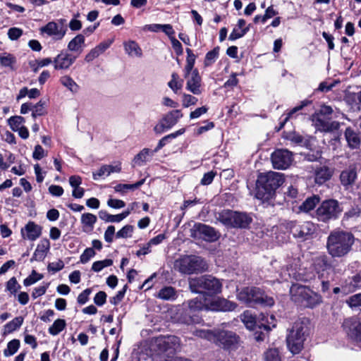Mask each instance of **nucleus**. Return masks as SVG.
Masks as SVG:
<instances>
[{
    "mask_svg": "<svg viewBox=\"0 0 361 361\" xmlns=\"http://www.w3.org/2000/svg\"><path fill=\"white\" fill-rule=\"evenodd\" d=\"M95 251L93 248H86L80 255V262L82 264L87 263L92 257L95 255Z\"/></svg>",
    "mask_w": 361,
    "mask_h": 361,
    "instance_id": "nucleus-59",
    "label": "nucleus"
},
{
    "mask_svg": "<svg viewBox=\"0 0 361 361\" xmlns=\"http://www.w3.org/2000/svg\"><path fill=\"white\" fill-rule=\"evenodd\" d=\"M44 104L45 103L42 101H39L35 105L32 104V116L34 118H36L37 116H43L46 114Z\"/></svg>",
    "mask_w": 361,
    "mask_h": 361,
    "instance_id": "nucleus-53",
    "label": "nucleus"
},
{
    "mask_svg": "<svg viewBox=\"0 0 361 361\" xmlns=\"http://www.w3.org/2000/svg\"><path fill=\"white\" fill-rule=\"evenodd\" d=\"M296 281H307V279L304 277L301 273L298 272L292 266H288L286 269H283L280 273V279L277 280L279 282L288 281L290 279Z\"/></svg>",
    "mask_w": 361,
    "mask_h": 361,
    "instance_id": "nucleus-24",
    "label": "nucleus"
},
{
    "mask_svg": "<svg viewBox=\"0 0 361 361\" xmlns=\"http://www.w3.org/2000/svg\"><path fill=\"white\" fill-rule=\"evenodd\" d=\"M134 231V226L132 225H126L116 233L117 238H130Z\"/></svg>",
    "mask_w": 361,
    "mask_h": 361,
    "instance_id": "nucleus-51",
    "label": "nucleus"
},
{
    "mask_svg": "<svg viewBox=\"0 0 361 361\" xmlns=\"http://www.w3.org/2000/svg\"><path fill=\"white\" fill-rule=\"evenodd\" d=\"M183 80L179 79V75L176 73L171 74V79L168 82V86L174 93H177L183 87Z\"/></svg>",
    "mask_w": 361,
    "mask_h": 361,
    "instance_id": "nucleus-43",
    "label": "nucleus"
},
{
    "mask_svg": "<svg viewBox=\"0 0 361 361\" xmlns=\"http://www.w3.org/2000/svg\"><path fill=\"white\" fill-rule=\"evenodd\" d=\"M145 183V179H142L140 181H137V183L134 184H117L114 187V190L117 192H120L121 194H125L128 190H134L139 187H140L143 183Z\"/></svg>",
    "mask_w": 361,
    "mask_h": 361,
    "instance_id": "nucleus-40",
    "label": "nucleus"
},
{
    "mask_svg": "<svg viewBox=\"0 0 361 361\" xmlns=\"http://www.w3.org/2000/svg\"><path fill=\"white\" fill-rule=\"evenodd\" d=\"M237 298L239 301L250 307L256 305L271 307L274 304L272 297L266 295L259 288L257 287H245L238 290Z\"/></svg>",
    "mask_w": 361,
    "mask_h": 361,
    "instance_id": "nucleus-5",
    "label": "nucleus"
},
{
    "mask_svg": "<svg viewBox=\"0 0 361 361\" xmlns=\"http://www.w3.org/2000/svg\"><path fill=\"white\" fill-rule=\"evenodd\" d=\"M183 116L180 110H173L166 114L154 127L156 134H161L175 126Z\"/></svg>",
    "mask_w": 361,
    "mask_h": 361,
    "instance_id": "nucleus-12",
    "label": "nucleus"
},
{
    "mask_svg": "<svg viewBox=\"0 0 361 361\" xmlns=\"http://www.w3.org/2000/svg\"><path fill=\"white\" fill-rule=\"evenodd\" d=\"M218 220L228 227L245 228L250 225L252 218L245 213L226 209L219 214Z\"/></svg>",
    "mask_w": 361,
    "mask_h": 361,
    "instance_id": "nucleus-9",
    "label": "nucleus"
},
{
    "mask_svg": "<svg viewBox=\"0 0 361 361\" xmlns=\"http://www.w3.org/2000/svg\"><path fill=\"white\" fill-rule=\"evenodd\" d=\"M43 278L42 274H37L35 270L32 271V274L24 279L23 284L25 286H30L37 281L41 280Z\"/></svg>",
    "mask_w": 361,
    "mask_h": 361,
    "instance_id": "nucleus-56",
    "label": "nucleus"
},
{
    "mask_svg": "<svg viewBox=\"0 0 361 361\" xmlns=\"http://www.w3.org/2000/svg\"><path fill=\"white\" fill-rule=\"evenodd\" d=\"M313 267L320 279H328L329 275H331V272H333L331 262L326 255L317 257L314 259Z\"/></svg>",
    "mask_w": 361,
    "mask_h": 361,
    "instance_id": "nucleus-17",
    "label": "nucleus"
},
{
    "mask_svg": "<svg viewBox=\"0 0 361 361\" xmlns=\"http://www.w3.org/2000/svg\"><path fill=\"white\" fill-rule=\"evenodd\" d=\"M97 216L91 213H85L81 216L82 224L90 229H92L97 222Z\"/></svg>",
    "mask_w": 361,
    "mask_h": 361,
    "instance_id": "nucleus-46",
    "label": "nucleus"
},
{
    "mask_svg": "<svg viewBox=\"0 0 361 361\" xmlns=\"http://www.w3.org/2000/svg\"><path fill=\"white\" fill-rule=\"evenodd\" d=\"M16 63V57L8 53L0 55V64L4 67H8L11 70H15L14 65Z\"/></svg>",
    "mask_w": 361,
    "mask_h": 361,
    "instance_id": "nucleus-41",
    "label": "nucleus"
},
{
    "mask_svg": "<svg viewBox=\"0 0 361 361\" xmlns=\"http://www.w3.org/2000/svg\"><path fill=\"white\" fill-rule=\"evenodd\" d=\"M6 290L11 294L16 295L17 291L21 288L15 277L11 278L6 283Z\"/></svg>",
    "mask_w": 361,
    "mask_h": 361,
    "instance_id": "nucleus-54",
    "label": "nucleus"
},
{
    "mask_svg": "<svg viewBox=\"0 0 361 361\" xmlns=\"http://www.w3.org/2000/svg\"><path fill=\"white\" fill-rule=\"evenodd\" d=\"M237 305L222 298H215L211 300H207V310L211 311H233L235 309Z\"/></svg>",
    "mask_w": 361,
    "mask_h": 361,
    "instance_id": "nucleus-18",
    "label": "nucleus"
},
{
    "mask_svg": "<svg viewBox=\"0 0 361 361\" xmlns=\"http://www.w3.org/2000/svg\"><path fill=\"white\" fill-rule=\"evenodd\" d=\"M66 326V321L63 319H57L49 328L48 331L52 336L60 334Z\"/></svg>",
    "mask_w": 361,
    "mask_h": 361,
    "instance_id": "nucleus-42",
    "label": "nucleus"
},
{
    "mask_svg": "<svg viewBox=\"0 0 361 361\" xmlns=\"http://www.w3.org/2000/svg\"><path fill=\"white\" fill-rule=\"evenodd\" d=\"M345 137L348 146L352 149L359 147L360 145V139L357 133L351 128H347L345 131Z\"/></svg>",
    "mask_w": 361,
    "mask_h": 361,
    "instance_id": "nucleus-32",
    "label": "nucleus"
},
{
    "mask_svg": "<svg viewBox=\"0 0 361 361\" xmlns=\"http://www.w3.org/2000/svg\"><path fill=\"white\" fill-rule=\"evenodd\" d=\"M20 347V341L18 339H13L7 344L6 348L4 350V355L9 357L14 355Z\"/></svg>",
    "mask_w": 361,
    "mask_h": 361,
    "instance_id": "nucleus-45",
    "label": "nucleus"
},
{
    "mask_svg": "<svg viewBox=\"0 0 361 361\" xmlns=\"http://www.w3.org/2000/svg\"><path fill=\"white\" fill-rule=\"evenodd\" d=\"M354 243L353 235L348 232L335 231L327 238L326 248L333 257H341L347 255Z\"/></svg>",
    "mask_w": 361,
    "mask_h": 361,
    "instance_id": "nucleus-3",
    "label": "nucleus"
},
{
    "mask_svg": "<svg viewBox=\"0 0 361 361\" xmlns=\"http://www.w3.org/2000/svg\"><path fill=\"white\" fill-rule=\"evenodd\" d=\"M174 267L184 274L202 272L207 269V262L198 256H185L175 262Z\"/></svg>",
    "mask_w": 361,
    "mask_h": 361,
    "instance_id": "nucleus-8",
    "label": "nucleus"
},
{
    "mask_svg": "<svg viewBox=\"0 0 361 361\" xmlns=\"http://www.w3.org/2000/svg\"><path fill=\"white\" fill-rule=\"evenodd\" d=\"M42 227L33 221H29L23 228L21 229V234L24 239L31 241L37 240L42 234Z\"/></svg>",
    "mask_w": 361,
    "mask_h": 361,
    "instance_id": "nucleus-23",
    "label": "nucleus"
},
{
    "mask_svg": "<svg viewBox=\"0 0 361 361\" xmlns=\"http://www.w3.org/2000/svg\"><path fill=\"white\" fill-rule=\"evenodd\" d=\"M198 99L194 96L184 93L183 94V106L187 108L192 105H195Z\"/></svg>",
    "mask_w": 361,
    "mask_h": 361,
    "instance_id": "nucleus-60",
    "label": "nucleus"
},
{
    "mask_svg": "<svg viewBox=\"0 0 361 361\" xmlns=\"http://www.w3.org/2000/svg\"><path fill=\"white\" fill-rule=\"evenodd\" d=\"M309 319L303 317L297 319L288 329L286 342L293 354L299 353L304 347V342L309 335Z\"/></svg>",
    "mask_w": 361,
    "mask_h": 361,
    "instance_id": "nucleus-1",
    "label": "nucleus"
},
{
    "mask_svg": "<svg viewBox=\"0 0 361 361\" xmlns=\"http://www.w3.org/2000/svg\"><path fill=\"white\" fill-rule=\"evenodd\" d=\"M78 56H74L67 51H62L53 60L54 68L55 70H67L75 61Z\"/></svg>",
    "mask_w": 361,
    "mask_h": 361,
    "instance_id": "nucleus-19",
    "label": "nucleus"
},
{
    "mask_svg": "<svg viewBox=\"0 0 361 361\" xmlns=\"http://www.w3.org/2000/svg\"><path fill=\"white\" fill-rule=\"evenodd\" d=\"M23 317H16L4 326V334H8L19 329L23 323Z\"/></svg>",
    "mask_w": 361,
    "mask_h": 361,
    "instance_id": "nucleus-37",
    "label": "nucleus"
},
{
    "mask_svg": "<svg viewBox=\"0 0 361 361\" xmlns=\"http://www.w3.org/2000/svg\"><path fill=\"white\" fill-rule=\"evenodd\" d=\"M357 177L355 168L350 167L341 173L340 179L343 185H349L354 183Z\"/></svg>",
    "mask_w": 361,
    "mask_h": 361,
    "instance_id": "nucleus-35",
    "label": "nucleus"
},
{
    "mask_svg": "<svg viewBox=\"0 0 361 361\" xmlns=\"http://www.w3.org/2000/svg\"><path fill=\"white\" fill-rule=\"evenodd\" d=\"M286 228L294 238L302 241L308 239L316 230L314 224L310 221L298 223L291 221L286 224Z\"/></svg>",
    "mask_w": 361,
    "mask_h": 361,
    "instance_id": "nucleus-11",
    "label": "nucleus"
},
{
    "mask_svg": "<svg viewBox=\"0 0 361 361\" xmlns=\"http://www.w3.org/2000/svg\"><path fill=\"white\" fill-rule=\"evenodd\" d=\"M214 343L225 349L233 350L238 345L239 337L233 331H220L216 332Z\"/></svg>",
    "mask_w": 361,
    "mask_h": 361,
    "instance_id": "nucleus-13",
    "label": "nucleus"
},
{
    "mask_svg": "<svg viewBox=\"0 0 361 361\" xmlns=\"http://www.w3.org/2000/svg\"><path fill=\"white\" fill-rule=\"evenodd\" d=\"M319 202V197L317 195H313L305 200V202L299 207L301 212H308L312 210L316 205Z\"/></svg>",
    "mask_w": 361,
    "mask_h": 361,
    "instance_id": "nucleus-38",
    "label": "nucleus"
},
{
    "mask_svg": "<svg viewBox=\"0 0 361 361\" xmlns=\"http://www.w3.org/2000/svg\"><path fill=\"white\" fill-rule=\"evenodd\" d=\"M183 306L182 322L188 325L200 324L203 321L200 312L204 309L207 310L205 294H201L183 302Z\"/></svg>",
    "mask_w": 361,
    "mask_h": 361,
    "instance_id": "nucleus-4",
    "label": "nucleus"
},
{
    "mask_svg": "<svg viewBox=\"0 0 361 361\" xmlns=\"http://www.w3.org/2000/svg\"><path fill=\"white\" fill-rule=\"evenodd\" d=\"M154 154V150L144 148L134 157L133 160V165L142 166L145 162L149 161L150 158H152Z\"/></svg>",
    "mask_w": 361,
    "mask_h": 361,
    "instance_id": "nucleus-30",
    "label": "nucleus"
},
{
    "mask_svg": "<svg viewBox=\"0 0 361 361\" xmlns=\"http://www.w3.org/2000/svg\"><path fill=\"white\" fill-rule=\"evenodd\" d=\"M125 53L129 57L141 58L143 55L142 50L135 40H127L123 43Z\"/></svg>",
    "mask_w": 361,
    "mask_h": 361,
    "instance_id": "nucleus-25",
    "label": "nucleus"
},
{
    "mask_svg": "<svg viewBox=\"0 0 361 361\" xmlns=\"http://www.w3.org/2000/svg\"><path fill=\"white\" fill-rule=\"evenodd\" d=\"M61 24L51 21L44 26L40 27L41 34H46L55 41L62 39L67 31L66 27L63 25V20H61Z\"/></svg>",
    "mask_w": 361,
    "mask_h": 361,
    "instance_id": "nucleus-16",
    "label": "nucleus"
},
{
    "mask_svg": "<svg viewBox=\"0 0 361 361\" xmlns=\"http://www.w3.org/2000/svg\"><path fill=\"white\" fill-rule=\"evenodd\" d=\"M130 214V210H125L122 213L116 215L109 214L105 210H101L99 212V218L106 222H121Z\"/></svg>",
    "mask_w": 361,
    "mask_h": 361,
    "instance_id": "nucleus-29",
    "label": "nucleus"
},
{
    "mask_svg": "<svg viewBox=\"0 0 361 361\" xmlns=\"http://www.w3.org/2000/svg\"><path fill=\"white\" fill-rule=\"evenodd\" d=\"M107 205L114 209H121L126 206V203L121 200L110 198L107 201Z\"/></svg>",
    "mask_w": 361,
    "mask_h": 361,
    "instance_id": "nucleus-64",
    "label": "nucleus"
},
{
    "mask_svg": "<svg viewBox=\"0 0 361 361\" xmlns=\"http://www.w3.org/2000/svg\"><path fill=\"white\" fill-rule=\"evenodd\" d=\"M126 289L127 285H125L122 290H119L115 296L110 298V302L115 305L118 304L124 298Z\"/></svg>",
    "mask_w": 361,
    "mask_h": 361,
    "instance_id": "nucleus-62",
    "label": "nucleus"
},
{
    "mask_svg": "<svg viewBox=\"0 0 361 361\" xmlns=\"http://www.w3.org/2000/svg\"><path fill=\"white\" fill-rule=\"evenodd\" d=\"M332 171L327 166H320L315 169L314 180L316 183L322 185L332 176Z\"/></svg>",
    "mask_w": 361,
    "mask_h": 361,
    "instance_id": "nucleus-28",
    "label": "nucleus"
},
{
    "mask_svg": "<svg viewBox=\"0 0 361 361\" xmlns=\"http://www.w3.org/2000/svg\"><path fill=\"white\" fill-rule=\"evenodd\" d=\"M187 79L186 89L194 94H200L202 93V78L198 71L197 69L193 70Z\"/></svg>",
    "mask_w": 361,
    "mask_h": 361,
    "instance_id": "nucleus-22",
    "label": "nucleus"
},
{
    "mask_svg": "<svg viewBox=\"0 0 361 361\" xmlns=\"http://www.w3.org/2000/svg\"><path fill=\"white\" fill-rule=\"evenodd\" d=\"M283 182V174L279 172L269 171L260 175L257 182L255 197L262 201H268Z\"/></svg>",
    "mask_w": 361,
    "mask_h": 361,
    "instance_id": "nucleus-2",
    "label": "nucleus"
},
{
    "mask_svg": "<svg viewBox=\"0 0 361 361\" xmlns=\"http://www.w3.org/2000/svg\"><path fill=\"white\" fill-rule=\"evenodd\" d=\"M241 320L250 330H255L258 328V318L257 319L250 311H245L241 315Z\"/></svg>",
    "mask_w": 361,
    "mask_h": 361,
    "instance_id": "nucleus-34",
    "label": "nucleus"
},
{
    "mask_svg": "<svg viewBox=\"0 0 361 361\" xmlns=\"http://www.w3.org/2000/svg\"><path fill=\"white\" fill-rule=\"evenodd\" d=\"M189 286L192 292H207L210 295L219 294L222 289L221 281L212 275H204L191 279Z\"/></svg>",
    "mask_w": 361,
    "mask_h": 361,
    "instance_id": "nucleus-7",
    "label": "nucleus"
},
{
    "mask_svg": "<svg viewBox=\"0 0 361 361\" xmlns=\"http://www.w3.org/2000/svg\"><path fill=\"white\" fill-rule=\"evenodd\" d=\"M192 334L197 337L205 338L208 341L214 342L216 333L208 329H196L192 332Z\"/></svg>",
    "mask_w": 361,
    "mask_h": 361,
    "instance_id": "nucleus-44",
    "label": "nucleus"
},
{
    "mask_svg": "<svg viewBox=\"0 0 361 361\" xmlns=\"http://www.w3.org/2000/svg\"><path fill=\"white\" fill-rule=\"evenodd\" d=\"M219 47H216L207 53L204 59V66H209L215 62L219 56Z\"/></svg>",
    "mask_w": 361,
    "mask_h": 361,
    "instance_id": "nucleus-49",
    "label": "nucleus"
},
{
    "mask_svg": "<svg viewBox=\"0 0 361 361\" xmlns=\"http://www.w3.org/2000/svg\"><path fill=\"white\" fill-rule=\"evenodd\" d=\"M314 125L317 130L328 132L333 129L334 124L330 122L329 118L322 117V116L317 115V116L313 119Z\"/></svg>",
    "mask_w": 361,
    "mask_h": 361,
    "instance_id": "nucleus-31",
    "label": "nucleus"
},
{
    "mask_svg": "<svg viewBox=\"0 0 361 361\" xmlns=\"http://www.w3.org/2000/svg\"><path fill=\"white\" fill-rule=\"evenodd\" d=\"M64 267V263L59 259L56 262H51L48 264V270L54 273L61 271Z\"/></svg>",
    "mask_w": 361,
    "mask_h": 361,
    "instance_id": "nucleus-63",
    "label": "nucleus"
},
{
    "mask_svg": "<svg viewBox=\"0 0 361 361\" xmlns=\"http://www.w3.org/2000/svg\"><path fill=\"white\" fill-rule=\"evenodd\" d=\"M342 209L337 200H327L324 201L316 210V218L319 221L329 222L336 219Z\"/></svg>",
    "mask_w": 361,
    "mask_h": 361,
    "instance_id": "nucleus-10",
    "label": "nucleus"
},
{
    "mask_svg": "<svg viewBox=\"0 0 361 361\" xmlns=\"http://www.w3.org/2000/svg\"><path fill=\"white\" fill-rule=\"evenodd\" d=\"M179 338L175 336H162L156 339L157 345L159 350L163 352H166L171 349L175 350L179 345Z\"/></svg>",
    "mask_w": 361,
    "mask_h": 361,
    "instance_id": "nucleus-21",
    "label": "nucleus"
},
{
    "mask_svg": "<svg viewBox=\"0 0 361 361\" xmlns=\"http://www.w3.org/2000/svg\"><path fill=\"white\" fill-rule=\"evenodd\" d=\"M113 264V260L110 259H106L101 261L94 262L92 266V270L95 272L102 271L104 268L110 267Z\"/></svg>",
    "mask_w": 361,
    "mask_h": 361,
    "instance_id": "nucleus-52",
    "label": "nucleus"
},
{
    "mask_svg": "<svg viewBox=\"0 0 361 361\" xmlns=\"http://www.w3.org/2000/svg\"><path fill=\"white\" fill-rule=\"evenodd\" d=\"M105 176H109V171L107 164L102 165L98 171L92 173V177L94 180H98L99 178Z\"/></svg>",
    "mask_w": 361,
    "mask_h": 361,
    "instance_id": "nucleus-58",
    "label": "nucleus"
},
{
    "mask_svg": "<svg viewBox=\"0 0 361 361\" xmlns=\"http://www.w3.org/2000/svg\"><path fill=\"white\" fill-rule=\"evenodd\" d=\"M60 82L73 93H76L79 90V85L69 75L61 77Z\"/></svg>",
    "mask_w": 361,
    "mask_h": 361,
    "instance_id": "nucleus-39",
    "label": "nucleus"
},
{
    "mask_svg": "<svg viewBox=\"0 0 361 361\" xmlns=\"http://www.w3.org/2000/svg\"><path fill=\"white\" fill-rule=\"evenodd\" d=\"M348 336L353 341L361 343V318L347 319L344 323Z\"/></svg>",
    "mask_w": 361,
    "mask_h": 361,
    "instance_id": "nucleus-20",
    "label": "nucleus"
},
{
    "mask_svg": "<svg viewBox=\"0 0 361 361\" xmlns=\"http://www.w3.org/2000/svg\"><path fill=\"white\" fill-rule=\"evenodd\" d=\"M290 294L292 301L305 307L312 308L322 302V296L307 286L293 284Z\"/></svg>",
    "mask_w": 361,
    "mask_h": 361,
    "instance_id": "nucleus-6",
    "label": "nucleus"
},
{
    "mask_svg": "<svg viewBox=\"0 0 361 361\" xmlns=\"http://www.w3.org/2000/svg\"><path fill=\"white\" fill-rule=\"evenodd\" d=\"M264 361H281L279 350L276 348H269L264 354Z\"/></svg>",
    "mask_w": 361,
    "mask_h": 361,
    "instance_id": "nucleus-47",
    "label": "nucleus"
},
{
    "mask_svg": "<svg viewBox=\"0 0 361 361\" xmlns=\"http://www.w3.org/2000/svg\"><path fill=\"white\" fill-rule=\"evenodd\" d=\"M25 122V118L20 116H11L8 119V124L13 131H17L21 128V125Z\"/></svg>",
    "mask_w": 361,
    "mask_h": 361,
    "instance_id": "nucleus-48",
    "label": "nucleus"
},
{
    "mask_svg": "<svg viewBox=\"0 0 361 361\" xmlns=\"http://www.w3.org/2000/svg\"><path fill=\"white\" fill-rule=\"evenodd\" d=\"M85 47V37L79 34L73 38L68 44V50L77 53L79 56L83 51Z\"/></svg>",
    "mask_w": 361,
    "mask_h": 361,
    "instance_id": "nucleus-27",
    "label": "nucleus"
},
{
    "mask_svg": "<svg viewBox=\"0 0 361 361\" xmlns=\"http://www.w3.org/2000/svg\"><path fill=\"white\" fill-rule=\"evenodd\" d=\"M276 326V319L274 315L260 314L258 317V329H264L266 331H271Z\"/></svg>",
    "mask_w": 361,
    "mask_h": 361,
    "instance_id": "nucleus-26",
    "label": "nucleus"
},
{
    "mask_svg": "<svg viewBox=\"0 0 361 361\" xmlns=\"http://www.w3.org/2000/svg\"><path fill=\"white\" fill-rule=\"evenodd\" d=\"M309 103L307 101H303L302 104L299 106H297L294 107L283 119V121H280L279 127L278 128L277 130H280L282 129L285 125V123L288 121V119L291 117L293 114L296 113L297 111L301 110L304 106H307V104Z\"/></svg>",
    "mask_w": 361,
    "mask_h": 361,
    "instance_id": "nucleus-50",
    "label": "nucleus"
},
{
    "mask_svg": "<svg viewBox=\"0 0 361 361\" xmlns=\"http://www.w3.org/2000/svg\"><path fill=\"white\" fill-rule=\"evenodd\" d=\"M249 30V27H245V29H239L238 27H234L232 30L231 33L229 35V40L234 41L239 38L243 37Z\"/></svg>",
    "mask_w": 361,
    "mask_h": 361,
    "instance_id": "nucleus-57",
    "label": "nucleus"
},
{
    "mask_svg": "<svg viewBox=\"0 0 361 361\" xmlns=\"http://www.w3.org/2000/svg\"><path fill=\"white\" fill-rule=\"evenodd\" d=\"M271 162L274 169H286L293 162V154L287 149H276L271 154Z\"/></svg>",
    "mask_w": 361,
    "mask_h": 361,
    "instance_id": "nucleus-14",
    "label": "nucleus"
},
{
    "mask_svg": "<svg viewBox=\"0 0 361 361\" xmlns=\"http://www.w3.org/2000/svg\"><path fill=\"white\" fill-rule=\"evenodd\" d=\"M347 303L352 308L361 310V293L350 296L347 300Z\"/></svg>",
    "mask_w": 361,
    "mask_h": 361,
    "instance_id": "nucleus-55",
    "label": "nucleus"
},
{
    "mask_svg": "<svg viewBox=\"0 0 361 361\" xmlns=\"http://www.w3.org/2000/svg\"><path fill=\"white\" fill-rule=\"evenodd\" d=\"M361 288V271L357 274L353 276L344 286L342 287L343 293L353 292L357 288Z\"/></svg>",
    "mask_w": 361,
    "mask_h": 361,
    "instance_id": "nucleus-33",
    "label": "nucleus"
},
{
    "mask_svg": "<svg viewBox=\"0 0 361 361\" xmlns=\"http://www.w3.org/2000/svg\"><path fill=\"white\" fill-rule=\"evenodd\" d=\"M23 33V31L22 29L18 27H11L8 30V37L11 40H17L18 38H20Z\"/></svg>",
    "mask_w": 361,
    "mask_h": 361,
    "instance_id": "nucleus-61",
    "label": "nucleus"
},
{
    "mask_svg": "<svg viewBox=\"0 0 361 361\" xmlns=\"http://www.w3.org/2000/svg\"><path fill=\"white\" fill-rule=\"evenodd\" d=\"M157 298L164 300H174L176 297V291L171 286H166L162 288L158 293Z\"/></svg>",
    "mask_w": 361,
    "mask_h": 361,
    "instance_id": "nucleus-36",
    "label": "nucleus"
},
{
    "mask_svg": "<svg viewBox=\"0 0 361 361\" xmlns=\"http://www.w3.org/2000/svg\"><path fill=\"white\" fill-rule=\"evenodd\" d=\"M191 232L193 238H202L209 242L215 241L219 238L218 233L214 228L201 223L195 224Z\"/></svg>",
    "mask_w": 361,
    "mask_h": 361,
    "instance_id": "nucleus-15",
    "label": "nucleus"
}]
</instances>
